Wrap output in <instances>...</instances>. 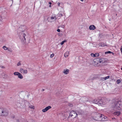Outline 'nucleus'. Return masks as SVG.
<instances>
[{
  "instance_id": "f257e3e1",
  "label": "nucleus",
  "mask_w": 122,
  "mask_h": 122,
  "mask_svg": "<svg viewBox=\"0 0 122 122\" xmlns=\"http://www.w3.org/2000/svg\"><path fill=\"white\" fill-rule=\"evenodd\" d=\"M26 33L24 31H21L20 32H19V36L23 44L26 43L25 37H26Z\"/></svg>"
},
{
  "instance_id": "f03ea898",
  "label": "nucleus",
  "mask_w": 122,
  "mask_h": 122,
  "mask_svg": "<svg viewBox=\"0 0 122 122\" xmlns=\"http://www.w3.org/2000/svg\"><path fill=\"white\" fill-rule=\"evenodd\" d=\"M8 110L5 108H0V116H6L8 114Z\"/></svg>"
},
{
  "instance_id": "7ed1b4c3",
  "label": "nucleus",
  "mask_w": 122,
  "mask_h": 122,
  "mask_svg": "<svg viewBox=\"0 0 122 122\" xmlns=\"http://www.w3.org/2000/svg\"><path fill=\"white\" fill-rule=\"evenodd\" d=\"M121 102L120 101H117L115 103L114 107L116 109L120 110L121 107Z\"/></svg>"
},
{
  "instance_id": "20e7f679",
  "label": "nucleus",
  "mask_w": 122,
  "mask_h": 122,
  "mask_svg": "<svg viewBox=\"0 0 122 122\" xmlns=\"http://www.w3.org/2000/svg\"><path fill=\"white\" fill-rule=\"evenodd\" d=\"M103 99H95L94 100L93 102L94 103L98 104H103Z\"/></svg>"
},
{
  "instance_id": "39448f33",
  "label": "nucleus",
  "mask_w": 122,
  "mask_h": 122,
  "mask_svg": "<svg viewBox=\"0 0 122 122\" xmlns=\"http://www.w3.org/2000/svg\"><path fill=\"white\" fill-rule=\"evenodd\" d=\"M100 58H97L93 60L94 64L95 66H99L100 64Z\"/></svg>"
},
{
  "instance_id": "423d86ee",
  "label": "nucleus",
  "mask_w": 122,
  "mask_h": 122,
  "mask_svg": "<svg viewBox=\"0 0 122 122\" xmlns=\"http://www.w3.org/2000/svg\"><path fill=\"white\" fill-rule=\"evenodd\" d=\"M77 113L76 112L74 111H72L71 112L69 116V117H72L73 118H75L77 117Z\"/></svg>"
},
{
  "instance_id": "0eeeda50",
  "label": "nucleus",
  "mask_w": 122,
  "mask_h": 122,
  "mask_svg": "<svg viewBox=\"0 0 122 122\" xmlns=\"http://www.w3.org/2000/svg\"><path fill=\"white\" fill-rule=\"evenodd\" d=\"M51 19L52 20L51 21L48 20V21L51 22L52 21H54L56 19V16L55 15H53L52 16L51 18H49ZM49 18H48L47 19V20H48Z\"/></svg>"
},
{
  "instance_id": "6e6552de",
  "label": "nucleus",
  "mask_w": 122,
  "mask_h": 122,
  "mask_svg": "<svg viewBox=\"0 0 122 122\" xmlns=\"http://www.w3.org/2000/svg\"><path fill=\"white\" fill-rule=\"evenodd\" d=\"M19 71L21 73H22L23 72V73L25 74H27V71L26 70H24L22 68H20Z\"/></svg>"
},
{
  "instance_id": "1a4fd4ad",
  "label": "nucleus",
  "mask_w": 122,
  "mask_h": 122,
  "mask_svg": "<svg viewBox=\"0 0 122 122\" xmlns=\"http://www.w3.org/2000/svg\"><path fill=\"white\" fill-rule=\"evenodd\" d=\"M51 107L50 106H48L45 108L42 109V111L43 112H45L49 110V109L51 108Z\"/></svg>"
},
{
  "instance_id": "9d476101",
  "label": "nucleus",
  "mask_w": 122,
  "mask_h": 122,
  "mask_svg": "<svg viewBox=\"0 0 122 122\" xmlns=\"http://www.w3.org/2000/svg\"><path fill=\"white\" fill-rule=\"evenodd\" d=\"M96 114L97 115H99L98 117H99L100 118H101V117L102 118L103 117L104 119H106L107 118L106 117L104 116L103 115H102L101 114H100L98 113H97Z\"/></svg>"
},
{
  "instance_id": "9b49d317",
  "label": "nucleus",
  "mask_w": 122,
  "mask_h": 122,
  "mask_svg": "<svg viewBox=\"0 0 122 122\" xmlns=\"http://www.w3.org/2000/svg\"><path fill=\"white\" fill-rule=\"evenodd\" d=\"M100 63L101 64L105 63L106 62V61H105L104 59L100 58Z\"/></svg>"
},
{
  "instance_id": "f8f14e48",
  "label": "nucleus",
  "mask_w": 122,
  "mask_h": 122,
  "mask_svg": "<svg viewBox=\"0 0 122 122\" xmlns=\"http://www.w3.org/2000/svg\"><path fill=\"white\" fill-rule=\"evenodd\" d=\"M89 28L90 30H93L96 29V27L94 25H92L90 26Z\"/></svg>"
},
{
  "instance_id": "ddd939ff",
  "label": "nucleus",
  "mask_w": 122,
  "mask_h": 122,
  "mask_svg": "<svg viewBox=\"0 0 122 122\" xmlns=\"http://www.w3.org/2000/svg\"><path fill=\"white\" fill-rule=\"evenodd\" d=\"M91 56L93 57H96L99 56V54L98 53H97L95 54L92 53L91 54Z\"/></svg>"
},
{
  "instance_id": "4468645a",
  "label": "nucleus",
  "mask_w": 122,
  "mask_h": 122,
  "mask_svg": "<svg viewBox=\"0 0 122 122\" xmlns=\"http://www.w3.org/2000/svg\"><path fill=\"white\" fill-rule=\"evenodd\" d=\"M69 71V69L64 70L63 72L65 74H68Z\"/></svg>"
},
{
  "instance_id": "2eb2a0df",
  "label": "nucleus",
  "mask_w": 122,
  "mask_h": 122,
  "mask_svg": "<svg viewBox=\"0 0 122 122\" xmlns=\"http://www.w3.org/2000/svg\"><path fill=\"white\" fill-rule=\"evenodd\" d=\"M99 46H101L102 47L107 46L106 44L101 42L99 43Z\"/></svg>"
},
{
  "instance_id": "dca6fc26",
  "label": "nucleus",
  "mask_w": 122,
  "mask_h": 122,
  "mask_svg": "<svg viewBox=\"0 0 122 122\" xmlns=\"http://www.w3.org/2000/svg\"><path fill=\"white\" fill-rule=\"evenodd\" d=\"M110 76H107L106 77H102L101 78L100 80H106L107 79H108L109 77Z\"/></svg>"
},
{
  "instance_id": "f3484780",
  "label": "nucleus",
  "mask_w": 122,
  "mask_h": 122,
  "mask_svg": "<svg viewBox=\"0 0 122 122\" xmlns=\"http://www.w3.org/2000/svg\"><path fill=\"white\" fill-rule=\"evenodd\" d=\"M69 55V51H67L64 54V56L66 57L68 56Z\"/></svg>"
},
{
  "instance_id": "a211bd4d",
  "label": "nucleus",
  "mask_w": 122,
  "mask_h": 122,
  "mask_svg": "<svg viewBox=\"0 0 122 122\" xmlns=\"http://www.w3.org/2000/svg\"><path fill=\"white\" fill-rule=\"evenodd\" d=\"M18 76V77L20 79H22L23 78V76L20 73L19 74Z\"/></svg>"
},
{
  "instance_id": "6ab92c4d",
  "label": "nucleus",
  "mask_w": 122,
  "mask_h": 122,
  "mask_svg": "<svg viewBox=\"0 0 122 122\" xmlns=\"http://www.w3.org/2000/svg\"><path fill=\"white\" fill-rule=\"evenodd\" d=\"M120 112H115L114 113V114L115 115H117V116H118L120 114Z\"/></svg>"
},
{
  "instance_id": "aec40b11",
  "label": "nucleus",
  "mask_w": 122,
  "mask_h": 122,
  "mask_svg": "<svg viewBox=\"0 0 122 122\" xmlns=\"http://www.w3.org/2000/svg\"><path fill=\"white\" fill-rule=\"evenodd\" d=\"M76 113H77V116L78 115H80L81 114V111H77L76 112Z\"/></svg>"
},
{
  "instance_id": "412c9836",
  "label": "nucleus",
  "mask_w": 122,
  "mask_h": 122,
  "mask_svg": "<svg viewBox=\"0 0 122 122\" xmlns=\"http://www.w3.org/2000/svg\"><path fill=\"white\" fill-rule=\"evenodd\" d=\"M101 99H103V100L102 101H103V102H105L106 101H107V99L106 98H101Z\"/></svg>"
},
{
  "instance_id": "4be33fe9",
  "label": "nucleus",
  "mask_w": 122,
  "mask_h": 122,
  "mask_svg": "<svg viewBox=\"0 0 122 122\" xmlns=\"http://www.w3.org/2000/svg\"><path fill=\"white\" fill-rule=\"evenodd\" d=\"M20 73L18 72H15L14 73V74L15 75V76H18V75Z\"/></svg>"
},
{
  "instance_id": "5701e85b",
  "label": "nucleus",
  "mask_w": 122,
  "mask_h": 122,
  "mask_svg": "<svg viewBox=\"0 0 122 122\" xmlns=\"http://www.w3.org/2000/svg\"><path fill=\"white\" fill-rule=\"evenodd\" d=\"M3 48L5 50H8V48L7 47L5 46H4L3 47Z\"/></svg>"
},
{
  "instance_id": "b1692460",
  "label": "nucleus",
  "mask_w": 122,
  "mask_h": 122,
  "mask_svg": "<svg viewBox=\"0 0 122 122\" xmlns=\"http://www.w3.org/2000/svg\"><path fill=\"white\" fill-rule=\"evenodd\" d=\"M113 53L112 52H111L110 51H108L105 52V54H106L107 53Z\"/></svg>"
},
{
  "instance_id": "393cba45",
  "label": "nucleus",
  "mask_w": 122,
  "mask_h": 122,
  "mask_svg": "<svg viewBox=\"0 0 122 122\" xmlns=\"http://www.w3.org/2000/svg\"><path fill=\"white\" fill-rule=\"evenodd\" d=\"M68 105L71 107H72L73 106V104L71 103H69Z\"/></svg>"
},
{
  "instance_id": "a878e982",
  "label": "nucleus",
  "mask_w": 122,
  "mask_h": 122,
  "mask_svg": "<svg viewBox=\"0 0 122 122\" xmlns=\"http://www.w3.org/2000/svg\"><path fill=\"white\" fill-rule=\"evenodd\" d=\"M66 40H64V41H63L61 42V45H63L64 44V42H66Z\"/></svg>"
},
{
  "instance_id": "bb28decb",
  "label": "nucleus",
  "mask_w": 122,
  "mask_h": 122,
  "mask_svg": "<svg viewBox=\"0 0 122 122\" xmlns=\"http://www.w3.org/2000/svg\"><path fill=\"white\" fill-rule=\"evenodd\" d=\"M121 81L120 80H117V83L118 84L121 82Z\"/></svg>"
},
{
  "instance_id": "cd10ccee",
  "label": "nucleus",
  "mask_w": 122,
  "mask_h": 122,
  "mask_svg": "<svg viewBox=\"0 0 122 122\" xmlns=\"http://www.w3.org/2000/svg\"><path fill=\"white\" fill-rule=\"evenodd\" d=\"M21 64L20 63V62H18L17 63V65L18 66H19L20 65H21Z\"/></svg>"
},
{
  "instance_id": "c85d7f7f",
  "label": "nucleus",
  "mask_w": 122,
  "mask_h": 122,
  "mask_svg": "<svg viewBox=\"0 0 122 122\" xmlns=\"http://www.w3.org/2000/svg\"><path fill=\"white\" fill-rule=\"evenodd\" d=\"M65 26V25H63L60 26V27L64 28Z\"/></svg>"
},
{
  "instance_id": "c756f323",
  "label": "nucleus",
  "mask_w": 122,
  "mask_h": 122,
  "mask_svg": "<svg viewBox=\"0 0 122 122\" xmlns=\"http://www.w3.org/2000/svg\"><path fill=\"white\" fill-rule=\"evenodd\" d=\"M2 18L1 17H0V24H1L2 21Z\"/></svg>"
},
{
  "instance_id": "7c9ffc66",
  "label": "nucleus",
  "mask_w": 122,
  "mask_h": 122,
  "mask_svg": "<svg viewBox=\"0 0 122 122\" xmlns=\"http://www.w3.org/2000/svg\"><path fill=\"white\" fill-rule=\"evenodd\" d=\"M54 54H51L50 55V57L51 58L52 57L54 56Z\"/></svg>"
},
{
  "instance_id": "2f4dec72",
  "label": "nucleus",
  "mask_w": 122,
  "mask_h": 122,
  "mask_svg": "<svg viewBox=\"0 0 122 122\" xmlns=\"http://www.w3.org/2000/svg\"><path fill=\"white\" fill-rule=\"evenodd\" d=\"M0 67L1 68H3V69H5V67L4 66H0Z\"/></svg>"
},
{
  "instance_id": "473e14b6",
  "label": "nucleus",
  "mask_w": 122,
  "mask_h": 122,
  "mask_svg": "<svg viewBox=\"0 0 122 122\" xmlns=\"http://www.w3.org/2000/svg\"><path fill=\"white\" fill-rule=\"evenodd\" d=\"M62 14L61 13H60L59 14V16L60 17H61L62 16Z\"/></svg>"
},
{
  "instance_id": "72a5a7b5",
  "label": "nucleus",
  "mask_w": 122,
  "mask_h": 122,
  "mask_svg": "<svg viewBox=\"0 0 122 122\" xmlns=\"http://www.w3.org/2000/svg\"><path fill=\"white\" fill-rule=\"evenodd\" d=\"M8 50V51H10L11 52H12V51L10 49H8V50Z\"/></svg>"
},
{
  "instance_id": "f704fd0d",
  "label": "nucleus",
  "mask_w": 122,
  "mask_h": 122,
  "mask_svg": "<svg viewBox=\"0 0 122 122\" xmlns=\"http://www.w3.org/2000/svg\"><path fill=\"white\" fill-rule=\"evenodd\" d=\"M120 50H121V53L122 54V46L121 47Z\"/></svg>"
},
{
  "instance_id": "c9c22d12",
  "label": "nucleus",
  "mask_w": 122,
  "mask_h": 122,
  "mask_svg": "<svg viewBox=\"0 0 122 122\" xmlns=\"http://www.w3.org/2000/svg\"><path fill=\"white\" fill-rule=\"evenodd\" d=\"M60 2H58V4H57L58 6H60Z\"/></svg>"
},
{
  "instance_id": "e433bc0d",
  "label": "nucleus",
  "mask_w": 122,
  "mask_h": 122,
  "mask_svg": "<svg viewBox=\"0 0 122 122\" xmlns=\"http://www.w3.org/2000/svg\"><path fill=\"white\" fill-rule=\"evenodd\" d=\"M58 35H59V36H61L62 35V34H60V33H59L58 34Z\"/></svg>"
},
{
  "instance_id": "4c0bfd02",
  "label": "nucleus",
  "mask_w": 122,
  "mask_h": 122,
  "mask_svg": "<svg viewBox=\"0 0 122 122\" xmlns=\"http://www.w3.org/2000/svg\"><path fill=\"white\" fill-rule=\"evenodd\" d=\"M57 31L58 32H60V30L59 29H58L57 30Z\"/></svg>"
},
{
  "instance_id": "58836bf2",
  "label": "nucleus",
  "mask_w": 122,
  "mask_h": 122,
  "mask_svg": "<svg viewBox=\"0 0 122 122\" xmlns=\"http://www.w3.org/2000/svg\"><path fill=\"white\" fill-rule=\"evenodd\" d=\"M34 106H33V107H30V108H33V109H34Z\"/></svg>"
},
{
  "instance_id": "ea45409f",
  "label": "nucleus",
  "mask_w": 122,
  "mask_h": 122,
  "mask_svg": "<svg viewBox=\"0 0 122 122\" xmlns=\"http://www.w3.org/2000/svg\"><path fill=\"white\" fill-rule=\"evenodd\" d=\"M49 4H50V5H51V2H49Z\"/></svg>"
},
{
  "instance_id": "a19ab883",
  "label": "nucleus",
  "mask_w": 122,
  "mask_h": 122,
  "mask_svg": "<svg viewBox=\"0 0 122 122\" xmlns=\"http://www.w3.org/2000/svg\"><path fill=\"white\" fill-rule=\"evenodd\" d=\"M21 28H19V29H18V30H21Z\"/></svg>"
},
{
  "instance_id": "79ce46f5",
  "label": "nucleus",
  "mask_w": 122,
  "mask_h": 122,
  "mask_svg": "<svg viewBox=\"0 0 122 122\" xmlns=\"http://www.w3.org/2000/svg\"><path fill=\"white\" fill-rule=\"evenodd\" d=\"M44 89H42V91H44Z\"/></svg>"
},
{
  "instance_id": "37998d69",
  "label": "nucleus",
  "mask_w": 122,
  "mask_h": 122,
  "mask_svg": "<svg viewBox=\"0 0 122 122\" xmlns=\"http://www.w3.org/2000/svg\"><path fill=\"white\" fill-rule=\"evenodd\" d=\"M49 6L50 7H51V5H49Z\"/></svg>"
},
{
  "instance_id": "c03bdc74",
  "label": "nucleus",
  "mask_w": 122,
  "mask_h": 122,
  "mask_svg": "<svg viewBox=\"0 0 122 122\" xmlns=\"http://www.w3.org/2000/svg\"><path fill=\"white\" fill-rule=\"evenodd\" d=\"M81 1H83V0H81Z\"/></svg>"
},
{
  "instance_id": "a18cd8bd",
  "label": "nucleus",
  "mask_w": 122,
  "mask_h": 122,
  "mask_svg": "<svg viewBox=\"0 0 122 122\" xmlns=\"http://www.w3.org/2000/svg\"><path fill=\"white\" fill-rule=\"evenodd\" d=\"M12 1V3L13 2V0H11Z\"/></svg>"
},
{
  "instance_id": "49530a36",
  "label": "nucleus",
  "mask_w": 122,
  "mask_h": 122,
  "mask_svg": "<svg viewBox=\"0 0 122 122\" xmlns=\"http://www.w3.org/2000/svg\"><path fill=\"white\" fill-rule=\"evenodd\" d=\"M87 101V100H85L84 101Z\"/></svg>"
},
{
  "instance_id": "de8ad7c7",
  "label": "nucleus",
  "mask_w": 122,
  "mask_h": 122,
  "mask_svg": "<svg viewBox=\"0 0 122 122\" xmlns=\"http://www.w3.org/2000/svg\"><path fill=\"white\" fill-rule=\"evenodd\" d=\"M18 105V106H19L20 107V106L19 105Z\"/></svg>"
},
{
  "instance_id": "09e8293b",
  "label": "nucleus",
  "mask_w": 122,
  "mask_h": 122,
  "mask_svg": "<svg viewBox=\"0 0 122 122\" xmlns=\"http://www.w3.org/2000/svg\"><path fill=\"white\" fill-rule=\"evenodd\" d=\"M121 69L122 70V67L121 68Z\"/></svg>"
}]
</instances>
